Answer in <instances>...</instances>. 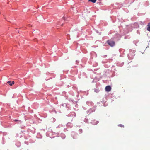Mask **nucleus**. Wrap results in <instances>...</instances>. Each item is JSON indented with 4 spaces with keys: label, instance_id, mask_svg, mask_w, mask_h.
Returning <instances> with one entry per match:
<instances>
[{
    "label": "nucleus",
    "instance_id": "obj_22",
    "mask_svg": "<svg viewBox=\"0 0 150 150\" xmlns=\"http://www.w3.org/2000/svg\"><path fill=\"white\" fill-rule=\"evenodd\" d=\"M69 116H71V115H70V114H69Z\"/></svg>",
    "mask_w": 150,
    "mask_h": 150
},
{
    "label": "nucleus",
    "instance_id": "obj_20",
    "mask_svg": "<svg viewBox=\"0 0 150 150\" xmlns=\"http://www.w3.org/2000/svg\"><path fill=\"white\" fill-rule=\"evenodd\" d=\"M18 135L17 134H16V137H18Z\"/></svg>",
    "mask_w": 150,
    "mask_h": 150
},
{
    "label": "nucleus",
    "instance_id": "obj_14",
    "mask_svg": "<svg viewBox=\"0 0 150 150\" xmlns=\"http://www.w3.org/2000/svg\"><path fill=\"white\" fill-rule=\"evenodd\" d=\"M88 1L93 3H94L96 2V0H88Z\"/></svg>",
    "mask_w": 150,
    "mask_h": 150
},
{
    "label": "nucleus",
    "instance_id": "obj_11",
    "mask_svg": "<svg viewBox=\"0 0 150 150\" xmlns=\"http://www.w3.org/2000/svg\"><path fill=\"white\" fill-rule=\"evenodd\" d=\"M16 145L18 147H19L21 146V143L20 142H18L16 144Z\"/></svg>",
    "mask_w": 150,
    "mask_h": 150
},
{
    "label": "nucleus",
    "instance_id": "obj_17",
    "mask_svg": "<svg viewBox=\"0 0 150 150\" xmlns=\"http://www.w3.org/2000/svg\"><path fill=\"white\" fill-rule=\"evenodd\" d=\"M84 121L86 123H87L88 122V119H85Z\"/></svg>",
    "mask_w": 150,
    "mask_h": 150
},
{
    "label": "nucleus",
    "instance_id": "obj_23",
    "mask_svg": "<svg viewBox=\"0 0 150 150\" xmlns=\"http://www.w3.org/2000/svg\"><path fill=\"white\" fill-rule=\"evenodd\" d=\"M83 109H86V108H83Z\"/></svg>",
    "mask_w": 150,
    "mask_h": 150
},
{
    "label": "nucleus",
    "instance_id": "obj_21",
    "mask_svg": "<svg viewBox=\"0 0 150 150\" xmlns=\"http://www.w3.org/2000/svg\"><path fill=\"white\" fill-rule=\"evenodd\" d=\"M64 17H63V19H64V20H65V19H64Z\"/></svg>",
    "mask_w": 150,
    "mask_h": 150
},
{
    "label": "nucleus",
    "instance_id": "obj_13",
    "mask_svg": "<svg viewBox=\"0 0 150 150\" xmlns=\"http://www.w3.org/2000/svg\"><path fill=\"white\" fill-rule=\"evenodd\" d=\"M63 126V125L62 124L59 125L57 127V128H60V127H62Z\"/></svg>",
    "mask_w": 150,
    "mask_h": 150
},
{
    "label": "nucleus",
    "instance_id": "obj_24",
    "mask_svg": "<svg viewBox=\"0 0 150 150\" xmlns=\"http://www.w3.org/2000/svg\"><path fill=\"white\" fill-rule=\"evenodd\" d=\"M15 120V121H17V120Z\"/></svg>",
    "mask_w": 150,
    "mask_h": 150
},
{
    "label": "nucleus",
    "instance_id": "obj_10",
    "mask_svg": "<svg viewBox=\"0 0 150 150\" xmlns=\"http://www.w3.org/2000/svg\"><path fill=\"white\" fill-rule=\"evenodd\" d=\"M67 127H72V124H71L70 122H68L67 124Z\"/></svg>",
    "mask_w": 150,
    "mask_h": 150
},
{
    "label": "nucleus",
    "instance_id": "obj_8",
    "mask_svg": "<svg viewBox=\"0 0 150 150\" xmlns=\"http://www.w3.org/2000/svg\"><path fill=\"white\" fill-rule=\"evenodd\" d=\"M147 26V30L148 31L150 32V23H149L148 24Z\"/></svg>",
    "mask_w": 150,
    "mask_h": 150
},
{
    "label": "nucleus",
    "instance_id": "obj_5",
    "mask_svg": "<svg viewBox=\"0 0 150 150\" xmlns=\"http://www.w3.org/2000/svg\"><path fill=\"white\" fill-rule=\"evenodd\" d=\"M111 88L110 86H107L105 88V90L106 91L109 92L111 90Z\"/></svg>",
    "mask_w": 150,
    "mask_h": 150
},
{
    "label": "nucleus",
    "instance_id": "obj_1",
    "mask_svg": "<svg viewBox=\"0 0 150 150\" xmlns=\"http://www.w3.org/2000/svg\"><path fill=\"white\" fill-rule=\"evenodd\" d=\"M135 51L132 50H129V53L128 54V57L129 59H133L134 56H135Z\"/></svg>",
    "mask_w": 150,
    "mask_h": 150
},
{
    "label": "nucleus",
    "instance_id": "obj_16",
    "mask_svg": "<svg viewBox=\"0 0 150 150\" xmlns=\"http://www.w3.org/2000/svg\"><path fill=\"white\" fill-rule=\"evenodd\" d=\"M118 126L121 127H124V125L121 124L119 125Z\"/></svg>",
    "mask_w": 150,
    "mask_h": 150
},
{
    "label": "nucleus",
    "instance_id": "obj_6",
    "mask_svg": "<svg viewBox=\"0 0 150 150\" xmlns=\"http://www.w3.org/2000/svg\"><path fill=\"white\" fill-rule=\"evenodd\" d=\"M86 103L88 106H93V103L91 101H87Z\"/></svg>",
    "mask_w": 150,
    "mask_h": 150
},
{
    "label": "nucleus",
    "instance_id": "obj_9",
    "mask_svg": "<svg viewBox=\"0 0 150 150\" xmlns=\"http://www.w3.org/2000/svg\"><path fill=\"white\" fill-rule=\"evenodd\" d=\"M8 84H9L11 86H12V85L14 84V81H12L11 82V81H8L7 82Z\"/></svg>",
    "mask_w": 150,
    "mask_h": 150
},
{
    "label": "nucleus",
    "instance_id": "obj_2",
    "mask_svg": "<svg viewBox=\"0 0 150 150\" xmlns=\"http://www.w3.org/2000/svg\"><path fill=\"white\" fill-rule=\"evenodd\" d=\"M95 109L96 108L95 107H93L92 108H91L90 109L88 110L87 111V113L88 114H90L92 112H94L95 110Z\"/></svg>",
    "mask_w": 150,
    "mask_h": 150
},
{
    "label": "nucleus",
    "instance_id": "obj_12",
    "mask_svg": "<svg viewBox=\"0 0 150 150\" xmlns=\"http://www.w3.org/2000/svg\"><path fill=\"white\" fill-rule=\"evenodd\" d=\"M61 137L63 139H64L65 137V135L64 134H62Z\"/></svg>",
    "mask_w": 150,
    "mask_h": 150
},
{
    "label": "nucleus",
    "instance_id": "obj_15",
    "mask_svg": "<svg viewBox=\"0 0 150 150\" xmlns=\"http://www.w3.org/2000/svg\"><path fill=\"white\" fill-rule=\"evenodd\" d=\"M79 133H81L82 132V130L81 129H79Z\"/></svg>",
    "mask_w": 150,
    "mask_h": 150
},
{
    "label": "nucleus",
    "instance_id": "obj_4",
    "mask_svg": "<svg viewBox=\"0 0 150 150\" xmlns=\"http://www.w3.org/2000/svg\"><path fill=\"white\" fill-rule=\"evenodd\" d=\"M71 136L74 139H76L77 137V134L76 133L74 132H71Z\"/></svg>",
    "mask_w": 150,
    "mask_h": 150
},
{
    "label": "nucleus",
    "instance_id": "obj_7",
    "mask_svg": "<svg viewBox=\"0 0 150 150\" xmlns=\"http://www.w3.org/2000/svg\"><path fill=\"white\" fill-rule=\"evenodd\" d=\"M98 123V121H96L95 120H92L91 122V123L93 125H95L97 124Z\"/></svg>",
    "mask_w": 150,
    "mask_h": 150
},
{
    "label": "nucleus",
    "instance_id": "obj_19",
    "mask_svg": "<svg viewBox=\"0 0 150 150\" xmlns=\"http://www.w3.org/2000/svg\"><path fill=\"white\" fill-rule=\"evenodd\" d=\"M137 33H138V34H139L140 33L139 32L138 30L137 31Z\"/></svg>",
    "mask_w": 150,
    "mask_h": 150
},
{
    "label": "nucleus",
    "instance_id": "obj_3",
    "mask_svg": "<svg viewBox=\"0 0 150 150\" xmlns=\"http://www.w3.org/2000/svg\"><path fill=\"white\" fill-rule=\"evenodd\" d=\"M107 43L111 47H113L115 45V42L111 40L107 41Z\"/></svg>",
    "mask_w": 150,
    "mask_h": 150
},
{
    "label": "nucleus",
    "instance_id": "obj_18",
    "mask_svg": "<svg viewBox=\"0 0 150 150\" xmlns=\"http://www.w3.org/2000/svg\"><path fill=\"white\" fill-rule=\"evenodd\" d=\"M94 91H95V92H98V90L97 89H95Z\"/></svg>",
    "mask_w": 150,
    "mask_h": 150
}]
</instances>
